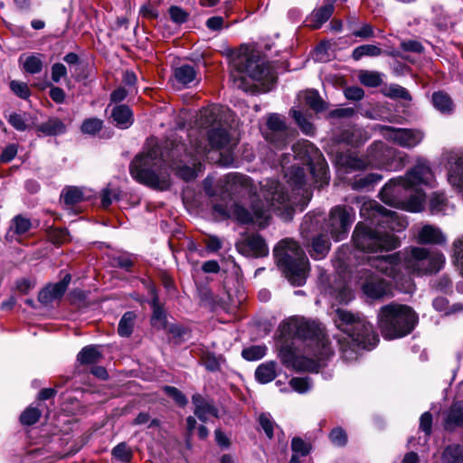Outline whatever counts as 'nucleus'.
<instances>
[{
	"mask_svg": "<svg viewBox=\"0 0 463 463\" xmlns=\"http://www.w3.org/2000/svg\"><path fill=\"white\" fill-rule=\"evenodd\" d=\"M284 172L288 184L292 187V195H289L277 180L266 179L260 183V196L264 203L260 200L253 201V213L236 203L230 205L214 204V212L223 218L234 219L244 224L257 223L260 227L268 224L270 212L286 218L291 217L295 205L307 203L310 199V191L305 182V172L302 167L292 165Z\"/></svg>",
	"mask_w": 463,
	"mask_h": 463,
	"instance_id": "1",
	"label": "nucleus"
},
{
	"mask_svg": "<svg viewBox=\"0 0 463 463\" xmlns=\"http://www.w3.org/2000/svg\"><path fill=\"white\" fill-rule=\"evenodd\" d=\"M434 174L430 163L419 158L405 177L392 179L380 192L381 200L389 205L418 213L423 209L425 194L419 185L433 186Z\"/></svg>",
	"mask_w": 463,
	"mask_h": 463,
	"instance_id": "2",
	"label": "nucleus"
},
{
	"mask_svg": "<svg viewBox=\"0 0 463 463\" xmlns=\"http://www.w3.org/2000/svg\"><path fill=\"white\" fill-rule=\"evenodd\" d=\"M281 335L309 341L312 354L318 360H326L333 354L330 342L321 324L304 317H291L279 326Z\"/></svg>",
	"mask_w": 463,
	"mask_h": 463,
	"instance_id": "3",
	"label": "nucleus"
},
{
	"mask_svg": "<svg viewBox=\"0 0 463 463\" xmlns=\"http://www.w3.org/2000/svg\"><path fill=\"white\" fill-rule=\"evenodd\" d=\"M163 154L155 146L134 157L129 165V173L137 182L159 190L170 187V175L163 170Z\"/></svg>",
	"mask_w": 463,
	"mask_h": 463,
	"instance_id": "4",
	"label": "nucleus"
},
{
	"mask_svg": "<svg viewBox=\"0 0 463 463\" xmlns=\"http://www.w3.org/2000/svg\"><path fill=\"white\" fill-rule=\"evenodd\" d=\"M418 324V316L407 305L390 303L377 314V325L385 339H396L411 334Z\"/></svg>",
	"mask_w": 463,
	"mask_h": 463,
	"instance_id": "5",
	"label": "nucleus"
},
{
	"mask_svg": "<svg viewBox=\"0 0 463 463\" xmlns=\"http://www.w3.org/2000/svg\"><path fill=\"white\" fill-rule=\"evenodd\" d=\"M273 253L279 268L292 285L301 286L306 282L308 260L298 242L284 239L278 243Z\"/></svg>",
	"mask_w": 463,
	"mask_h": 463,
	"instance_id": "6",
	"label": "nucleus"
},
{
	"mask_svg": "<svg viewBox=\"0 0 463 463\" xmlns=\"http://www.w3.org/2000/svg\"><path fill=\"white\" fill-rule=\"evenodd\" d=\"M334 321L337 328L346 334L353 344L358 347L372 348L379 341L373 325L360 313H352L345 309L337 308Z\"/></svg>",
	"mask_w": 463,
	"mask_h": 463,
	"instance_id": "7",
	"label": "nucleus"
},
{
	"mask_svg": "<svg viewBox=\"0 0 463 463\" xmlns=\"http://www.w3.org/2000/svg\"><path fill=\"white\" fill-rule=\"evenodd\" d=\"M232 66L236 73L232 74L234 84L237 88L248 90L251 85L248 83V78L260 82L263 87L269 89L276 80L272 67L267 61L256 60L248 55H239L232 61Z\"/></svg>",
	"mask_w": 463,
	"mask_h": 463,
	"instance_id": "8",
	"label": "nucleus"
},
{
	"mask_svg": "<svg viewBox=\"0 0 463 463\" xmlns=\"http://www.w3.org/2000/svg\"><path fill=\"white\" fill-rule=\"evenodd\" d=\"M352 241L356 249L364 252L389 251L401 245L399 238L393 233L382 230L381 226L373 227L363 222L355 225Z\"/></svg>",
	"mask_w": 463,
	"mask_h": 463,
	"instance_id": "9",
	"label": "nucleus"
},
{
	"mask_svg": "<svg viewBox=\"0 0 463 463\" xmlns=\"http://www.w3.org/2000/svg\"><path fill=\"white\" fill-rule=\"evenodd\" d=\"M406 279L411 275H430L439 272L445 264V256L437 250L410 247L402 250Z\"/></svg>",
	"mask_w": 463,
	"mask_h": 463,
	"instance_id": "10",
	"label": "nucleus"
},
{
	"mask_svg": "<svg viewBox=\"0 0 463 463\" xmlns=\"http://www.w3.org/2000/svg\"><path fill=\"white\" fill-rule=\"evenodd\" d=\"M207 153V146L193 144L192 150L187 151L186 146L183 143L173 145L169 156L171 166L177 170V174L184 180L189 181L196 177V167L201 166L199 160Z\"/></svg>",
	"mask_w": 463,
	"mask_h": 463,
	"instance_id": "11",
	"label": "nucleus"
},
{
	"mask_svg": "<svg viewBox=\"0 0 463 463\" xmlns=\"http://www.w3.org/2000/svg\"><path fill=\"white\" fill-rule=\"evenodd\" d=\"M197 123L200 128L208 129V144L201 140H194L191 141L192 145L201 143L203 146H210L212 148H223L231 143L230 133L218 120V114L214 109L205 108L201 109Z\"/></svg>",
	"mask_w": 463,
	"mask_h": 463,
	"instance_id": "12",
	"label": "nucleus"
},
{
	"mask_svg": "<svg viewBox=\"0 0 463 463\" xmlns=\"http://www.w3.org/2000/svg\"><path fill=\"white\" fill-rule=\"evenodd\" d=\"M371 267L377 269L382 274L392 278L396 284L404 281L407 284L406 290H409L412 286L411 278L406 279V273L403 269L402 250L391 255L373 259L371 260Z\"/></svg>",
	"mask_w": 463,
	"mask_h": 463,
	"instance_id": "13",
	"label": "nucleus"
},
{
	"mask_svg": "<svg viewBox=\"0 0 463 463\" xmlns=\"http://www.w3.org/2000/svg\"><path fill=\"white\" fill-rule=\"evenodd\" d=\"M354 217L352 207L337 205L332 208L326 221V229L331 237L336 241L345 239Z\"/></svg>",
	"mask_w": 463,
	"mask_h": 463,
	"instance_id": "14",
	"label": "nucleus"
},
{
	"mask_svg": "<svg viewBox=\"0 0 463 463\" xmlns=\"http://www.w3.org/2000/svg\"><path fill=\"white\" fill-rule=\"evenodd\" d=\"M387 151L386 146L383 142L373 143L370 147L371 161L358 157L351 152L340 153L336 156V163L346 171H356L364 169L369 164H383L381 156Z\"/></svg>",
	"mask_w": 463,
	"mask_h": 463,
	"instance_id": "15",
	"label": "nucleus"
},
{
	"mask_svg": "<svg viewBox=\"0 0 463 463\" xmlns=\"http://www.w3.org/2000/svg\"><path fill=\"white\" fill-rule=\"evenodd\" d=\"M235 246L237 250L246 257L262 258L269 254L265 240L258 233L245 236L238 241Z\"/></svg>",
	"mask_w": 463,
	"mask_h": 463,
	"instance_id": "16",
	"label": "nucleus"
},
{
	"mask_svg": "<svg viewBox=\"0 0 463 463\" xmlns=\"http://www.w3.org/2000/svg\"><path fill=\"white\" fill-rule=\"evenodd\" d=\"M269 132L266 139L276 147H283L288 138V129L284 119L278 114H271L267 120Z\"/></svg>",
	"mask_w": 463,
	"mask_h": 463,
	"instance_id": "17",
	"label": "nucleus"
},
{
	"mask_svg": "<svg viewBox=\"0 0 463 463\" xmlns=\"http://www.w3.org/2000/svg\"><path fill=\"white\" fill-rule=\"evenodd\" d=\"M390 138L402 147L412 148L423 139L424 134L418 129L388 128Z\"/></svg>",
	"mask_w": 463,
	"mask_h": 463,
	"instance_id": "18",
	"label": "nucleus"
},
{
	"mask_svg": "<svg viewBox=\"0 0 463 463\" xmlns=\"http://www.w3.org/2000/svg\"><path fill=\"white\" fill-rule=\"evenodd\" d=\"M364 281L362 288L364 293L371 298H380L389 291V285L385 279L371 271L364 272Z\"/></svg>",
	"mask_w": 463,
	"mask_h": 463,
	"instance_id": "19",
	"label": "nucleus"
},
{
	"mask_svg": "<svg viewBox=\"0 0 463 463\" xmlns=\"http://www.w3.org/2000/svg\"><path fill=\"white\" fill-rule=\"evenodd\" d=\"M292 150L295 157L309 165L322 156L320 151L308 140H300L293 145Z\"/></svg>",
	"mask_w": 463,
	"mask_h": 463,
	"instance_id": "20",
	"label": "nucleus"
},
{
	"mask_svg": "<svg viewBox=\"0 0 463 463\" xmlns=\"http://www.w3.org/2000/svg\"><path fill=\"white\" fill-rule=\"evenodd\" d=\"M192 402L195 406L194 415L203 422L208 421L211 417L218 418V409L202 395H193Z\"/></svg>",
	"mask_w": 463,
	"mask_h": 463,
	"instance_id": "21",
	"label": "nucleus"
},
{
	"mask_svg": "<svg viewBox=\"0 0 463 463\" xmlns=\"http://www.w3.org/2000/svg\"><path fill=\"white\" fill-rule=\"evenodd\" d=\"M386 209L375 201L364 202L360 209V215L364 220L370 221L371 225L376 223L379 226V220H383Z\"/></svg>",
	"mask_w": 463,
	"mask_h": 463,
	"instance_id": "22",
	"label": "nucleus"
},
{
	"mask_svg": "<svg viewBox=\"0 0 463 463\" xmlns=\"http://www.w3.org/2000/svg\"><path fill=\"white\" fill-rule=\"evenodd\" d=\"M456 428L463 429V403L460 402L452 403L444 419L446 430L453 431Z\"/></svg>",
	"mask_w": 463,
	"mask_h": 463,
	"instance_id": "23",
	"label": "nucleus"
},
{
	"mask_svg": "<svg viewBox=\"0 0 463 463\" xmlns=\"http://www.w3.org/2000/svg\"><path fill=\"white\" fill-rule=\"evenodd\" d=\"M450 159L454 161L449 171L448 181L458 192L463 193V156L455 155Z\"/></svg>",
	"mask_w": 463,
	"mask_h": 463,
	"instance_id": "24",
	"label": "nucleus"
},
{
	"mask_svg": "<svg viewBox=\"0 0 463 463\" xmlns=\"http://www.w3.org/2000/svg\"><path fill=\"white\" fill-rule=\"evenodd\" d=\"M308 168L312 174L315 183L317 184L319 188L328 184V165L323 156L315 160L314 162H312L311 164H309Z\"/></svg>",
	"mask_w": 463,
	"mask_h": 463,
	"instance_id": "25",
	"label": "nucleus"
},
{
	"mask_svg": "<svg viewBox=\"0 0 463 463\" xmlns=\"http://www.w3.org/2000/svg\"><path fill=\"white\" fill-rule=\"evenodd\" d=\"M111 118L115 125L122 129L128 128L134 121L133 112L127 105L115 106L111 111Z\"/></svg>",
	"mask_w": 463,
	"mask_h": 463,
	"instance_id": "26",
	"label": "nucleus"
},
{
	"mask_svg": "<svg viewBox=\"0 0 463 463\" xmlns=\"http://www.w3.org/2000/svg\"><path fill=\"white\" fill-rule=\"evenodd\" d=\"M418 241L423 244H443L446 237L439 228L428 224L420 230Z\"/></svg>",
	"mask_w": 463,
	"mask_h": 463,
	"instance_id": "27",
	"label": "nucleus"
},
{
	"mask_svg": "<svg viewBox=\"0 0 463 463\" xmlns=\"http://www.w3.org/2000/svg\"><path fill=\"white\" fill-rule=\"evenodd\" d=\"M333 4H328L315 9L307 18L308 26L312 29H318L330 19L334 13Z\"/></svg>",
	"mask_w": 463,
	"mask_h": 463,
	"instance_id": "28",
	"label": "nucleus"
},
{
	"mask_svg": "<svg viewBox=\"0 0 463 463\" xmlns=\"http://www.w3.org/2000/svg\"><path fill=\"white\" fill-rule=\"evenodd\" d=\"M226 183L232 191L241 192L245 190L249 194L254 191L251 179L241 174L233 173L227 175Z\"/></svg>",
	"mask_w": 463,
	"mask_h": 463,
	"instance_id": "29",
	"label": "nucleus"
},
{
	"mask_svg": "<svg viewBox=\"0 0 463 463\" xmlns=\"http://www.w3.org/2000/svg\"><path fill=\"white\" fill-rule=\"evenodd\" d=\"M379 226L387 227L392 232H402L408 226L407 221L397 213L386 209L383 220H379Z\"/></svg>",
	"mask_w": 463,
	"mask_h": 463,
	"instance_id": "30",
	"label": "nucleus"
},
{
	"mask_svg": "<svg viewBox=\"0 0 463 463\" xmlns=\"http://www.w3.org/2000/svg\"><path fill=\"white\" fill-rule=\"evenodd\" d=\"M277 376V364L269 361L260 364L255 371L256 380L262 384L272 382Z\"/></svg>",
	"mask_w": 463,
	"mask_h": 463,
	"instance_id": "31",
	"label": "nucleus"
},
{
	"mask_svg": "<svg viewBox=\"0 0 463 463\" xmlns=\"http://www.w3.org/2000/svg\"><path fill=\"white\" fill-rule=\"evenodd\" d=\"M368 139V136L364 130L359 128H351L344 130L338 140L352 146H359Z\"/></svg>",
	"mask_w": 463,
	"mask_h": 463,
	"instance_id": "32",
	"label": "nucleus"
},
{
	"mask_svg": "<svg viewBox=\"0 0 463 463\" xmlns=\"http://www.w3.org/2000/svg\"><path fill=\"white\" fill-rule=\"evenodd\" d=\"M330 241L326 235L320 234L315 237L311 244V257L317 260L325 258L330 250Z\"/></svg>",
	"mask_w": 463,
	"mask_h": 463,
	"instance_id": "33",
	"label": "nucleus"
},
{
	"mask_svg": "<svg viewBox=\"0 0 463 463\" xmlns=\"http://www.w3.org/2000/svg\"><path fill=\"white\" fill-rule=\"evenodd\" d=\"M65 124L59 118H50L47 121L37 127V131L45 136H56L64 133Z\"/></svg>",
	"mask_w": 463,
	"mask_h": 463,
	"instance_id": "34",
	"label": "nucleus"
},
{
	"mask_svg": "<svg viewBox=\"0 0 463 463\" xmlns=\"http://www.w3.org/2000/svg\"><path fill=\"white\" fill-rule=\"evenodd\" d=\"M174 78L177 83L187 86L195 80L196 71L194 66L184 64L175 69Z\"/></svg>",
	"mask_w": 463,
	"mask_h": 463,
	"instance_id": "35",
	"label": "nucleus"
},
{
	"mask_svg": "<svg viewBox=\"0 0 463 463\" xmlns=\"http://www.w3.org/2000/svg\"><path fill=\"white\" fill-rule=\"evenodd\" d=\"M62 287L57 283L52 284L40 291L38 300L44 305L52 303L53 300L61 298L64 295Z\"/></svg>",
	"mask_w": 463,
	"mask_h": 463,
	"instance_id": "36",
	"label": "nucleus"
},
{
	"mask_svg": "<svg viewBox=\"0 0 463 463\" xmlns=\"http://www.w3.org/2000/svg\"><path fill=\"white\" fill-rule=\"evenodd\" d=\"M5 118L7 122L17 131L24 132L31 128L29 113L12 112Z\"/></svg>",
	"mask_w": 463,
	"mask_h": 463,
	"instance_id": "37",
	"label": "nucleus"
},
{
	"mask_svg": "<svg viewBox=\"0 0 463 463\" xmlns=\"http://www.w3.org/2000/svg\"><path fill=\"white\" fill-rule=\"evenodd\" d=\"M137 319L133 311L126 312L118 323V333L122 337H128L132 332Z\"/></svg>",
	"mask_w": 463,
	"mask_h": 463,
	"instance_id": "38",
	"label": "nucleus"
},
{
	"mask_svg": "<svg viewBox=\"0 0 463 463\" xmlns=\"http://www.w3.org/2000/svg\"><path fill=\"white\" fill-rule=\"evenodd\" d=\"M101 354L94 345H88L81 349L77 355V360L81 364H91L99 361Z\"/></svg>",
	"mask_w": 463,
	"mask_h": 463,
	"instance_id": "39",
	"label": "nucleus"
},
{
	"mask_svg": "<svg viewBox=\"0 0 463 463\" xmlns=\"http://www.w3.org/2000/svg\"><path fill=\"white\" fill-rule=\"evenodd\" d=\"M383 54V50L373 44H363L354 48L352 52V58L359 61L364 56L377 57Z\"/></svg>",
	"mask_w": 463,
	"mask_h": 463,
	"instance_id": "40",
	"label": "nucleus"
},
{
	"mask_svg": "<svg viewBox=\"0 0 463 463\" xmlns=\"http://www.w3.org/2000/svg\"><path fill=\"white\" fill-rule=\"evenodd\" d=\"M432 104L439 111L450 112L453 109V102L450 97L444 91H437L432 94Z\"/></svg>",
	"mask_w": 463,
	"mask_h": 463,
	"instance_id": "41",
	"label": "nucleus"
},
{
	"mask_svg": "<svg viewBox=\"0 0 463 463\" xmlns=\"http://www.w3.org/2000/svg\"><path fill=\"white\" fill-rule=\"evenodd\" d=\"M358 80L363 85L370 88L379 87L383 82L382 74L373 71H360Z\"/></svg>",
	"mask_w": 463,
	"mask_h": 463,
	"instance_id": "42",
	"label": "nucleus"
},
{
	"mask_svg": "<svg viewBox=\"0 0 463 463\" xmlns=\"http://www.w3.org/2000/svg\"><path fill=\"white\" fill-rule=\"evenodd\" d=\"M382 180V175L378 174H368L366 175H356L353 180L351 186L354 190H362L373 185Z\"/></svg>",
	"mask_w": 463,
	"mask_h": 463,
	"instance_id": "43",
	"label": "nucleus"
},
{
	"mask_svg": "<svg viewBox=\"0 0 463 463\" xmlns=\"http://www.w3.org/2000/svg\"><path fill=\"white\" fill-rule=\"evenodd\" d=\"M442 463H463V447L460 445L448 446L442 455Z\"/></svg>",
	"mask_w": 463,
	"mask_h": 463,
	"instance_id": "44",
	"label": "nucleus"
},
{
	"mask_svg": "<svg viewBox=\"0 0 463 463\" xmlns=\"http://www.w3.org/2000/svg\"><path fill=\"white\" fill-rule=\"evenodd\" d=\"M320 361L317 357L315 360L303 355H298L291 368L298 372H314L317 370V362Z\"/></svg>",
	"mask_w": 463,
	"mask_h": 463,
	"instance_id": "45",
	"label": "nucleus"
},
{
	"mask_svg": "<svg viewBox=\"0 0 463 463\" xmlns=\"http://www.w3.org/2000/svg\"><path fill=\"white\" fill-rule=\"evenodd\" d=\"M303 99L307 106L317 112L326 109L325 102L317 90H307L303 94Z\"/></svg>",
	"mask_w": 463,
	"mask_h": 463,
	"instance_id": "46",
	"label": "nucleus"
},
{
	"mask_svg": "<svg viewBox=\"0 0 463 463\" xmlns=\"http://www.w3.org/2000/svg\"><path fill=\"white\" fill-rule=\"evenodd\" d=\"M41 57V54H32L26 56L23 63V69L24 71L30 74H36L41 72L43 67V62Z\"/></svg>",
	"mask_w": 463,
	"mask_h": 463,
	"instance_id": "47",
	"label": "nucleus"
},
{
	"mask_svg": "<svg viewBox=\"0 0 463 463\" xmlns=\"http://www.w3.org/2000/svg\"><path fill=\"white\" fill-rule=\"evenodd\" d=\"M120 198V189L118 187H111L110 185H108L101 191V206L103 208H109L114 201H119Z\"/></svg>",
	"mask_w": 463,
	"mask_h": 463,
	"instance_id": "48",
	"label": "nucleus"
},
{
	"mask_svg": "<svg viewBox=\"0 0 463 463\" xmlns=\"http://www.w3.org/2000/svg\"><path fill=\"white\" fill-rule=\"evenodd\" d=\"M61 196L65 204L74 205L83 200V192L79 187L71 186L63 189Z\"/></svg>",
	"mask_w": 463,
	"mask_h": 463,
	"instance_id": "49",
	"label": "nucleus"
},
{
	"mask_svg": "<svg viewBox=\"0 0 463 463\" xmlns=\"http://www.w3.org/2000/svg\"><path fill=\"white\" fill-rule=\"evenodd\" d=\"M153 315L151 324L156 328H165L166 325V317L162 307L157 304V298L153 299Z\"/></svg>",
	"mask_w": 463,
	"mask_h": 463,
	"instance_id": "50",
	"label": "nucleus"
},
{
	"mask_svg": "<svg viewBox=\"0 0 463 463\" xmlns=\"http://www.w3.org/2000/svg\"><path fill=\"white\" fill-rule=\"evenodd\" d=\"M447 198L443 193H433L430 199V210L432 214H437L445 210Z\"/></svg>",
	"mask_w": 463,
	"mask_h": 463,
	"instance_id": "51",
	"label": "nucleus"
},
{
	"mask_svg": "<svg viewBox=\"0 0 463 463\" xmlns=\"http://www.w3.org/2000/svg\"><path fill=\"white\" fill-rule=\"evenodd\" d=\"M258 420L267 438L271 439L274 436V428H278V425L273 420L271 415L269 413L263 412L259 416Z\"/></svg>",
	"mask_w": 463,
	"mask_h": 463,
	"instance_id": "52",
	"label": "nucleus"
},
{
	"mask_svg": "<svg viewBox=\"0 0 463 463\" xmlns=\"http://www.w3.org/2000/svg\"><path fill=\"white\" fill-rule=\"evenodd\" d=\"M48 239L53 244H63L70 241V235L67 230L61 228H49L47 230Z\"/></svg>",
	"mask_w": 463,
	"mask_h": 463,
	"instance_id": "53",
	"label": "nucleus"
},
{
	"mask_svg": "<svg viewBox=\"0 0 463 463\" xmlns=\"http://www.w3.org/2000/svg\"><path fill=\"white\" fill-rule=\"evenodd\" d=\"M42 415L41 411L35 407H28L20 416V421L23 425H33L36 423Z\"/></svg>",
	"mask_w": 463,
	"mask_h": 463,
	"instance_id": "54",
	"label": "nucleus"
},
{
	"mask_svg": "<svg viewBox=\"0 0 463 463\" xmlns=\"http://www.w3.org/2000/svg\"><path fill=\"white\" fill-rule=\"evenodd\" d=\"M113 457L124 463L130 462L133 454L131 449L128 447L125 442H121L112 449Z\"/></svg>",
	"mask_w": 463,
	"mask_h": 463,
	"instance_id": "55",
	"label": "nucleus"
},
{
	"mask_svg": "<svg viewBox=\"0 0 463 463\" xmlns=\"http://www.w3.org/2000/svg\"><path fill=\"white\" fill-rule=\"evenodd\" d=\"M292 117L296 120L297 124L299 126L303 133L306 135H313L314 134V126L311 122H309L305 116L301 113V111L297 109L291 110Z\"/></svg>",
	"mask_w": 463,
	"mask_h": 463,
	"instance_id": "56",
	"label": "nucleus"
},
{
	"mask_svg": "<svg viewBox=\"0 0 463 463\" xmlns=\"http://www.w3.org/2000/svg\"><path fill=\"white\" fill-rule=\"evenodd\" d=\"M266 354V347L261 345H253L242 350L241 355L245 360L255 361L261 359Z\"/></svg>",
	"mask_w": 463,
	"mask_h": 463,
	"instance_id": "57",
	"label": "nucleus"
},
{
	"mask_svg": "<svg viewBox=\"0 0 463 463\" xmlns=\"http://www.w3.org/2000/svg\"><path fill=\"white\" fill-rule=\"evenodd\" d=\"M102 127V120L96 118H91L83 121L81 125V131L84 134L95 135L101 130Z\"/></svg>",
	"mask_w": 463,
	"mask_h": 463,
	"instance_id": "58",
	"label": "nucleus"
},
{
	"mask_svg": "<svg viewBox=\"0 0 463 463\" xmlns=\"http://www.w3.org/2000/svg\"><path fill=\"white\" fill-rule=\"evenodd\" d=\"M170 19L175 24H184L189 18V13L177 5H171L168 9Z\"/></svg>",
	"mask_w": 463,
	"mask_h": 463,
	"instance_id": "59",
	"label": "nucleus"
},
{
	"mask_svg": "<svg viewBox=\"0 0 463 463\" xmlns=\"http://www.w3.org/2000/svg\"><path fill=\"white\" fill-rule=\"evenodd\" d=\"M292 451L296 454H300L305 457L309 454L311 450V445L299 437H295L291 441Z\"/></svg>",
	"mask_w": 463,
	"mask_h": 463,
	"instance_id": "60",
	"label": "nucleus"
},
{
	"mask_svg": "<svg viewBox=\"0 0 463 463\" xmlns=\"http://www.w3.org/2000/svg\"><path fill=\"white\" fill-rule=\"evenodd\" d=\"M201 362L208 371L215 372L220 369L219 360L213 353H203L201 355Z\"/></svg>",
	"mask_w": 463,
	"mask_h": 463,
	"instance_id": "61",
	"label": "nucleus"
},
{
	"mask_svg": "<svg viewBox=\"0 0 463 463\" xmlns=\"http://www.w3.org/2000/svg\"><path fill=\"white\" fill-rule=\"evenodd\" d=\"M10 89L20 99H27L31 96L30 89L24 82L12 80L10 82Z\"/></svg>",
	"mask_w": 463,
	"mask_h": 463,
	"instance_id": "62",
	"label": "nucleus"
},
{
	"mask_svg": "<svg viewBox=\"0 0 463 463\" xmlns=\"http://www.w3.org/2000/svg\"><path fill=\"white\" fill-rule=\"evenodd\" d=\"M331 442L338 447H344L347 443V434L342 428H335L329 433Z\"/></svg>",
	"mask_w": 463,
	"mask_h": 463,
	"instance_id": "63",
	"label": "nucleus"
},
{
	"mask_svg": "<svg viewBox=\"0 0 463 463\" xmlns=\"http://www.w3.org/2000/svg\"><path fill=\"white\" fill-rule=\"evenodd\" d=\"M455 261L463 277V236L453 242Z\"/></svg>",
	"mask_w": 463,
	"mask_h": 463,
	"instance_id": "64",
	"label": "nucleus"
}]
</instances>
